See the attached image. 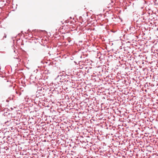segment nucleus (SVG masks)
Masks as SVG:
<instances>
[{
	"mask_svg": "<svg viewBox=\"0 0 158 158\" xmlns=\"http://www.w3.org/2000/svg\"><path fill=\"white\" fill-rule=\"evenodd\" d=\"M4 37H5V38H6V36L5 35V36H4Z\"/></svg>",
	"mask_w": 158,
	"mask_h": 158,
	"instance_id": "f257e3e1",
	"label": "nucleus"
}]
</instances>
